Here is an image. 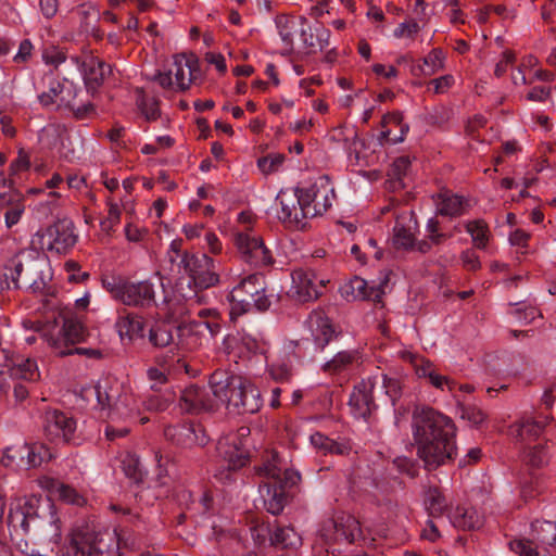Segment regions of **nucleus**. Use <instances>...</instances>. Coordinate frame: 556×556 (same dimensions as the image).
I'll return each instance as SVG.
<instances>
[{
	"mask_svg": "<svg viewBox=\"0 0 556 556\" xmlns=\"http://www.w3.org/2000/svg\"><path fill=\"white\" fill-rule=\"evenodd\" d=\"M412 434L427 470L447 465L457 456L456 426L446 415L428 406L415 407Z\"/></svg>",
	"mask_w": 556,
	"mask_h": 556,
	"instance_id": "1",
	"label": "nucleus"
},
{
	"mask_svg": "<svg viewBox=\"0 0 556 556\" xmlns=\"http://www.w3.org/2000/svg\"><path fill=\"white\" fill-rule=\"evenodd\" d=\"M334 188L327 176L318 177L308 187L282 190L276 201L281 210L279 220L288 228L303 229L305 219L324 214L332 205Z\"/></svg>",
	"mask_w": 556,
	"mask_h": 556,
	"instance_id": "2",
	"label": "nucleus"
},
{
	"mask_svg": "<svg viewBox=\"0 0 556 556\" xmlns=\"http://www.w3.org/2000/svg\"><path fill=\"white\" fill-rule=\"evenodd\" d=\"M257 472L262 478L260 493L264 507L269 514L277 516L287 505L300 475L292 469L282 468L277 453H271Z\"/></svg>",
	"mask_w": 556,
	"mask_h": 556,
	"instance_id": "3",
	"label": "nucleus"
},
{
	"mask_svg": "<svg viewBox=\"0 0 556 556\" xmlns=\"http://www.w3.org/2000/svg\"><path fill=\"white\" fill-rule=\"evenodd\" d=\"M213 393L236 414H254L262 406L260 390L247 378L224 370L211 375Z\"/></svg>",
	"mask_w": 556,
	"mask_h": 556,
	"instance_id": "4",
	"label": "nucleus"
},
{
	"mask_svg": "<svg viewBox=\"0 0 556 556\" xmlns=\"http://www.w3.org/2000/svg\"><path fill=\"white\" fill-rule=\"evenodd\" d=\"M40 500L37 497L18 498L10 504L9 513L7 516V523L14 531L21 530L28 533L31 526L35 529L48 528L47 533L50 535L47 545L40 548H31L29 554L31 556H48V552L54 551L56 539L60 536L59 527L52 520H43L40 517Z\"/></svg>",
	"mask_w": 556,
	"mask_h": 556,
	"instance_id": "5",
	"label": "nucleus"
},
{
	"mask_svg": "<svg viewBox=\"0 0 556 556\" xmlns=\"http://www.w3.org/2000/svg\"><path fill=\"white\" fill-rule=\"evenodd\" d=\"M45 267L46 258L40 257L36 251H22L4 266L1 283L7 289L26 288L34 293H41L47 287Z\"/></svg>",
	"mask_w": 556,
	"mask_h": 556,
	"instance_id": "6",
	"label": "nucleus"
},
{
	"mask_svg": "<svg viewBox=\"0 0 556 556\" xmlns=\"http://www.w3.org/2000/svg\"><path fill=\"white\" fill-rule=\"evenodd\" d=\"M123 538L116 529L93 530L90 527L75 529L61 549L62 556H113Z\"/></svg>",
	"mask_w": 556,
	"mask_h": 556,
	"instance_id": "7",
	"label": "nucleus"
},
{
	"mask_svg": "<svg viewBox=\"0 0 556 556\" xmlns=\"http://www.w3.org/2000/svg\"><path fill=\"white\" fill-rule=\"evenodd\" d=\"M184 275L188 277L187 291L182 282L177 285V292L186 300L202 301L201 291L217 286L220 281L215 261L204 253L186 255L182 260Z\"/></svg>",
	"mask_w": 556,
	"mask_h": 556,
	"instance_id": "8",
	"label": "nucleus"
},
{
	"mask_svg": "<svg viewBox=\"0 0 556 556\" xmlns=\"http://www.w3.org/2000/svg\"><path fill=\"white\" fill-rule=\"evenodd\" d=\"M103 287L116 301L138 308H165L168 296L165 294L161 302L155 300V283L152 280H129L111 278L103 281Z\"/></svg>",
	"mask_w": 556,
	"mask_h": 556,
	"instance_id": "9",
	"label": "nucleus"
},
{
	"mask_svg": "<svg viewBox=\"0 0 556 556\" xmlns=\"http://www.w3.org/2000/svg\"><path fill=\"white\" fill-rule=\"evenodd\" d=\"M188 325L174 317V313H167L149 324L147 340L155 350L168 349L164 355L155 357L159 366L165 367L173 362L176 352L179 350L180 338L184 336Z\"/></svg>",
	"mask_w": 556,
	"mask_h": 556,
	"instance_id": "10",
	"label": "nucleus"
},
{
	"mask_svg": "<svg viewBox=\"0 0 556 556\" xmlns=\"http://www.w3.org/2000/svg\"><path fill=\"white\" fill-rule=\"evenodd\" d=\"M93 393L98 405L103 410L108 409V416L112 420L131 418L134 416V412L130 408L132 396L116 377L111 375L101 377L93 388Z\"/></svg>",
	"mask_w": 556,
	"mask_h": 556,
	"instance_id": "11",
	"label": "nucleus"
},
{
	"mask_svg": "<svg viewBox=\"0 0 556 556\" xmlns=\"http://www.w3.org/2000/svg\"><path fill=\"white\" fill-rule=\"evenodd\" d=\"M318 533L319 540L326 546V552L332 554V556L340 552L333 546L334 543L361 544L366 542L359 521L351 515H343L324 521Z\"/></svg>",
	"mask_w": 556,
	"mask_h": 556,
	"instance_id": "12",
	"label": "nucleus"
},
{
	"mask_svg": "<svg viewBox=\"0 0 556 556\" xmlns=\"http://www.w3.org/2000/svg\"><path fill=\"white\" fill-rule=\"evenodd\" d=\"M87 336L86 327L78 319L64 318L62 327L56 333L50 334L48 342L60 356L72 354H84L90 357L100 356V352L97 350L75 348L76 344L85 341Z\"/></svg>",
	"mask_w": 556,
	"mask_h": 556,
	"instance_id": "13",
	"label": "nucleus"
},
{
	"mask_svg": "<svg viewBox=\"0 0 556 556\" xmlns=\"http://www.w3.org/2000/svg\"><path fill=\"white\" fill-rule=\"evenodd\" d=\"M266 291L264 276L255 273L251 274L240 281L231 291V298L241 304L242 312H250L255 308L257 312H265L269 308L271 302Z\"/></svg>",
	"mask_w": 556,
	"mask_h": 556,
	"instance_id": "14",
	"label": "nucleus"
},
{
	"mask_svg": "<svg viewBox=\"0 0 556 556\" xmlns=\"http://www.w3.org/2000/svg\"><path fill=\"white\" fill-rule=\"evenodd\" d=\"M43 430L51 442L66 444H80L81 437L78 431L77 419L70 412L48 409L43 415Z\"/></svg>",
	"mask_w": 556,
	"mask_h": 556,
	"instance_id": "15",
	"label": "nucleus"
},
{
	"mask_svg": "<svg viewBox=\"0 0 556 556\" xmlns=\"http://www.w3.org/2000/svg\"><path fill=\"white\" fill-rule=\"evenodd\" d=\"M75 242L76 236L72 224L66 220L56 222L45 230H38L31 239L35 250H48L58 254L65 253Z\"/></svg>",
	"mask_w": 556,
	"mask_h": 556,
	"instance_id": "16",
	"label": "nucleus"
},
{
	"mask_svg": "<svg viewBox=\"0 0 556 556\" xmlns=\"http://www.w3.org/2000/svg\"><path fill=\"white\" fill-rule=\"evenodd\" d=\"M250 434L248 427H241L236 432L222 437L217 442L218 456L226 463L229 470H237L245 466L249 460L247 438Z\"/></svg>",
	"mask_w": 556,
	"mask_h": 556,
	"instance_id": "17",
	"label": "nucleus"
},
{
	"mask_svg": "<svg viewBox=\"0 0 556 556\" xmlns=\"http://www.w3.org/2000/svg\"><path fill=\"white\" fill-rule=\"evenodd\" d=\"M236 243L241 258L251 266L264 268L274 264L270 250L260 237L249 232H240L236 237Z\"/></svg>",
	"mask_w": 556,
	"mask_h": 556,
	"instance_id": "18",
	"label": "nucleus"
},
{
	"mask_svg": "<svg viewBox=\"0 0 556 556\" xmlns=\"http://www.w3.org/2000/svg\"><path fill=\"white\" fill-rule=\"evenodd\" d=\"M326 286V280L318 278L311 269H295L292 273L291 294L300 303L317 300Z\"/></svg>",
	"mask_w": 556,
	"mask_h": 556,
	"instance_id": "19",
	"label": "nucleus"
},
{
	"mask_svg": "<svg viewBox=\"0 0 556 556\" xmlns=\"http://www.w3.org/2000/svg\"><path fill=\"white\" fill-rule=\"evenodd\" d=\"M217 401L219 400L213 393L211 384L208 388L189 386L181 391L179 405L186 413L199 414L213 410Z\"/></svg>",
	"mask_w": 556,
	"mask_h": 556,
	"instance_id": "20",
	"label": "nucleus"
},
{
	"mask_svg": "<svg viewBox=\"0 0 556 556\" xmlns=\"http://www.w3.org/2000/svg\"><path fill=\"white\" fill-rule=\"evenodd\" d=\"M164 437L174 445L184 448L204 446L208 442L203 427L193 422L168 426L164 429Z\"/></svg>",
	"mask_w": 556,
	"mask_h": 556,
	"instance_id": "21",
	"label": "nucleus"
},
{
	"mask_svg": "<svg viewBox=\"0 0 556 556\" xmlns=\"http://www.w3.org/2000/svg\"><path fill=\"white\" fill-rule=\"evenodd\" d=\"M374 388L375 382L370 379L363 380L354 387L349 404L355 417L367 420L377 408L374 401Z\"/></svg>",
	"mask_w": 556,
	"mask_h": 556,
	"instance_id": "22",
	"label": "nucleus"
},
{
	"mask_svg": "<svg viewBox=\"0 0 556 556\" xmlns=\"http://www.w3.org/2000/svg\"><path fill=\"white\" fill-rule=\"evenodd\" d=\"M552 418L543 410L536 416H525L509 427V433L521 442L539 439Z\"/></svg>",
	"mask_w": 556,
	"mask_h": 556,
	"instance_id": "23",
	"label": "nucleus"
},
{
	"mask_svg": "<svg viewBox=\"0 0 556 556\" xmlns=\"http://www.w3.org/2000/svg\"><path fill=\"white\" fill-rule=\"evenodd\" d=\"M437 215L455 218L466 213L469 204L463 195L451 190H441L434 198Z\"/></svg>",
	"mask_w": 556,
	"mask_h": 556,
	"instance_id": "24",
	"label": "nucleus"
},
{
	"mask_svg": "<svg viewBox=\"0 0 556 556\" xmlns=\"http://www.w3.org/2000/svg\"><path fill=\"white\" fill-rule=\"evenodd\" d=\"M418 222L413 211L403 213L396 218L394 226V245L399 249H412L415 245V235Z\"/></svg>",
	"mask_w": 556,
	"mask_h": 556,
	"instance_id": "25",
	"label": "nucleus"
},
{
	"mask_svg": "<svg viewBox=\"0 0 556 556\" xmlns=\"http://www.w3.org/2000/svg\"><path fill=\"white\" fill-rule=\"evenodd\" d=\"M84 81L88 91L94 92L111 72L110 65L96 56H87L83 64Z\"/></svg>",
	"mask_w": 556,
	"mask_h": 556,
	"instance_id": "26",
	"label": "nucleus"
},
{
	"mask_svg": "<svg viewBox=\"0 0 556 556\" xmlns=\"http://www.w3.org/2000/svg\"><path fill=\"white\" fill-rule=\"evenodd\" d=\"M532 545L536 552L539 545L554 546L556 545V521L535 520L531 523V530L528 539H521Z\"/></svg>",
	"mask_w": 556,
	"mask_h": 556,
	"instance_id": "27",
	"label": "nucleus"
},
{
	"mask_svg": "<svg viewBox=\"0 0 556 556\" xmlns=\"http://www.w3.org/2000/svg\"><path fill=\"white\" fill-rule=\"evenodd\" d=\"M383 130L379 135V141L383 144L384 141L399 143L404 140L408 132V125L403 124V117L400 113H389L383 116L381 121Z\"/></svg>",
	"mask_w": 556,
	"mask_h": 556,
	"instance_id": "28",
	"label": "nucleus"
},
{
	"mask_svg": "<svg viewBox=\"0 0 556 556\" xmlns=\"http://www.w3.org/2000/svg\"><path fill=\"white\" fill-rule=\"evenodd\" d=\"M308 327L316 345L324 350L325 346L337 336L330 320L321 313L314 312L308 317Z\"/></svg>",
	"mask_w": 556,
	"mask_h": 556,
	"instance_id": "29",
	"label": "nucleus"
},
{
	"mask_svg": "<svg viewBox=\"0 0 556 556\" xmlns=\"http://www.w3.org/2000/svg\"><path fill=\"white\" fill-rule=\"evenodd\" d=\"M342 295L346 300H370L380 302L382 291L375 287H369L367 281L361 277H354L342 288Z\"/></svg>",
	"mask_w": 556,
	"mask_h": 556,
	"instance_id": "30",
	"label": "nucleus"
},
{
	"mask_svg": "<svg viewBox=\"0 0 556 556\" xmlns=\"http://www.w3.org/2000/svg\"><path fill=\"white\" fill-rule=\"evenodd\" d=\"M303 23L304 16L280 15L276 18L279 36L287 47L283 52L285 55H289L293 52V37L294 35H299Z\"/></svg>",
	"mask_w": 556,
	"mask_h": 556,
	"instance_id": "31",
	"label": "nucleus"
},
{
	"mask_svg": "<svg viewBox=\"0 0 556 556\" xmlns=\"http://www.w3.org/2000/svg\"><path fill=\"white\" fill-rule=\"evenodd\" d=\"M197 64L198 60L193 55L186 56L180 54L174 58V63L169 70H173V75L180 90L188 89L191 80L194 78Z\"/></svg>",
	"mask_w": 556,
	"mask_h": 556,
	"instance_id": "32",
	"label": "nucleus"
},
{
	"mask_svg": "<svg viewBox=\"0 0 556 556\" xmlns=\"http://www.w3.org/2000/svg\"><path fill=\"white\" fill-rule=\"evenodd\" d=\"M9 372L12 380L27 383L36 382L40 379L37 362L28 357L20 356L14 358Z\"/></svg>",
	"mask_w": 556,
	"mask_h": 556,
	"instance_id": "33",
	"label": "nucleus"
},
{
	"mask_svg": "<svg viewBox=\"0 0 556 556\" xmlns=\"http://www.w3.org/2000/svg\"><path fill=\"white\" fill-rule=\"evenodd\" d=\"M29 396V388L23 381H0V400L4 401L8 407H15L23 404Z\"/></svg>",
	"mask_w": 556,
	"mask_h": 556,
	"instance_id": "34",
	"label": "nucleus"
},
{
	"mask_svg": "<svg viewBox=\"0 0 556 556\" xmlns=\"http://www.w3.org/2000/svg\"><path fill=\"white\" fill-rule=\"evenodd\" d=\"M0 207L5 208L4 220L8 228L16 225L25 210L23 199L16 192H3L0 194Z\"/></svg>",
	"mask_w": 556,
	"mask_h": 556,
	"instance_id": "35",
	"label": "nucleus"
},
{
	"mask_svg": "<svg viewBox=\"0 0 556 556\" xmlns=\"http://www.w3.org/2000/svg\"><path fill=\"white\" fill-rule=\"evenodd\" d=\"M358 363L359 354L357 351H341L324 364L323 370L330 375H340L350 371Z\"/></svg>",
	"mask_w": 556,
	"mask_h": 556,
	"instance_id": "36",
	"label": "nucleus"
},
{
	"mask_svg": "<svg viewBox=\"0 0 556 556\" xmlns=\"http://www.w3.org/2000/svg\"><path fill=\"white\" fill-rule=\"evenodd\" d=\"M43 81L47 83L48 90L42 91L38 96V100H39L40 104L43 106H49V105H52V104L56 103L58 101H60V105H65L66 101H65L64 97L62 96V93L64 91L65 83H67V80L66 79L61 80V79L54 77L52 73H50L45 76Z\"/></svg>",
	"mask_w": 556,
	"mask_h": 556,
	"instance_id": "37",
	"label": "nucleus"
},
{
	"mask_svg": "<svg viewBox=\"0 0 556 556\" xmlns=\"http://www.w3.org/2000/svg\"><path fill=\"white\" fill-rule=\"evenodd\" d=\"M118 326L121 333L125 331L130 338L147 339L149 325L137 314H128L121 318Z\"/></svg>",
	"mask_w": 556,
	"mask_h": 556,
	"instance_id": "38",
	"label": "nucleus"
},
{
	"mask_svg": "<svg viewBox=\"0 0 556 556\" xmlns=\"http://www.w3.org/2000/svg\"><path fill=\"white\" fill-rule=\"evenodd\" d=\"M269 532L270 543L276 547L296 548L301 545V538L293 528L277 526L273 532L271 530Z\"/></svg>",
	"mask_w": 556,
	"mask_h": 556,
	"instance_id": "39",
	"label": "nucleus"
},
{
	"mask_svg": "<svg viewBox=\"0 0 556 556\" xmlns=\"http://www.w3.org/2000/svg\"><path fill=\"white\" fill-rule=\"evenodd\" d=\"M28 456L29 452L26 451V443L16 446H10L3 451L0 463L4 467L26 469V459Z\"/></svg>",
	"mask_w": 556,
	"mask_h": 556,
	"instance_id": "40",
	"label": "nucleus"
},
{
	"mask_svg": "<svg viewBox=\"0 0 556 556\" xmlns=\"http://www.w3.org/2000/svg\"><path fill=\"white\" fill-rule=\"evenodd\" d=\"M425 505L431 517H440L447 508V501L437 486H430L425 494Z\"/></svg>",
	"mask_w": 556,
	"mask_h": 556,
	"instance_id": "41",
	"label": "nucleus"
},
{
	"mask_svg": "<svg viewBox=\"0 0 556 556\" xmlns=\"http://www.w3.org/2000/svg\"><path fill=\"white\" fill-rule=\"evenodd\" d=\"M311 443L315 448L324 452L325 454L331 453L343 455L349 450L346 444L337 442L320 432H316L311 435Z\"/></svg>",
	"mask_w": 556,
	"mask_h": 556,
	"instance_id": "42",
	"label": "nucleus"
},
{
	"mask_svg": "<svg viewBox=\"0 0 556 556\" xmlns=\"http://www.w3.org/2000/svg\"><path fill=\"white\" fill-rule=\"evenodd\" d=\"M466 231L471 236L476 248L484 250L489 242L490 230L482 219L468 222L465 225Z\"/></svg>",
	"mask_w": 556,
	"mask_h": 556,
	"instance_id": "43",
	"label": "nucleus"
},
{
	"mask_svg": "<svg viewBox=\"0 0 556 556\" xmlns=\"http://www.w3.org/2000/svg\"><path fill=\"white\" fill-rule=\"evenodd\" d=\"M122 468L125 476L134 483L139 484L143 481L146 472L136 455L127 454L122 460Z\"/></svg>",
	"mask_w": 556,
	"mask_h": 556,
	"instance_id": "44",
	"label": "nucleus"
},
{
	"mask_svg": "<svg viewBox=\"0 0 556 556\" xmlns=\"http://www.w3.org/2000/svg\"><path fill=\"white\" fill-rule=\"evenodd\" d=\"M26 451L29 452L26 459V469L38 467L52 458L50 450L43 444H26Z\"/></svg>",
	"mask_w": 556,
	"mask_h": 556,
	"instance_id": "45",
	"label": "nucleus"
},
{
	"mask_svg": "<svg viewBox=\"0 0 556 556\" xmlns=\"http://www.w3.org/2000/svg\"><path fill=\"white\" fill-rule=\"evenodd\" d=\"M240 340L242 345L253 354H265L267 351V343L260 332L243 330Z\"/></svg>",
	"mask_w": 556,
	"mask_h": 556,
	"instance_id": "46",
	"label": "nucleus"
},
{
	"mask_svg": "<svg viewBox=\"0 0 556 556\" xmlns=\"http://www.w3.org/2000/svg\"><path fill=\"white\" fill-rule=\"evenodd\" d=\"M381 388L384 394L390 399L392 406H395L396 402L403 394V386L399 378L390 377L386 374L381 375Z\"/></svg>",
	"mask_w": 556,
	"mask_h": 556,
	"instance_id": "47",
	"label": "nucleus"
},
{
	"mask_svg": "<svg viewBox=\"0 0 556 556\" xmlns=\"http://www.w3.org/2000/svg\"><path fill=\"white\" fill-rule=\"evenodd\" d=\"M525 460L533 468H539L545 465L548 462V453L545 445L538 443L533 446H529L525 451Z\"/></svg>",
	"mask_w": 556,
	"mask_h": 556,
	"instance_id": "48",
	"label": "nucleus"
},
{
	"mask_svg": "<svg viewBox=\"0 0 556 556\" xmlns=\"http://www.w3.org/2000/svg\"><path fill=\"white\" fill-rule=\"evenodd\" d=\"M201 320L197 323L198 326H204L212 337L220 332L222 326L219 321V314L213 309H202L199 314Z\"/></svg>",
	"mask_w": 556,
	"mask_h": 556,
	"instance_id": "49",
	"label": "nucleus"
},
{
	"mask_svg": "<svg viewBox=\"0 0 556 556\" xmlns=\"http://www.w3.org/2000/svg\"><path fill=\"white\" fill-rule=\"evenodd\" d=\"M457 525L465 530H477L482 527L483 518L476 509L468 508L459 514Z\"/></svg>",
	"mask_w": 556,
	"mask_h": 556,
	"instance_id": "50",
	"label": "nucleus"
},
{
	"mask_svg": "<svg viewBox=\"0 0 556 556\" xmlns=\"http://www.w3.org/2000/svg\"><path fill=\"white\" fill-rule=\"evenodd\" d=\"M170 401L172 397L169 395L163 394L161 391H153L152 394L147 395L144 399L143 406L149 412H163L168 407Z\"/></svg>",
	"mask_w": 556,
	"mask_h": 556,
	"instance_id": "51",
	"label": "nucleus"
},
{
	"mask_svg": "<svg viewBox=\"0 0 556 556\" xmlns=\"http://www.w3.org/2000/svg\"><path fill=\"white\" fill-rule=\"evenodd\" d=\"M443 52L439 49H433L427 56L424 58V65H419L418 70L425 75H432L442 67Z\"/></svg>",
	"mask_w": 556,
	"mask_h": 556,
	"instance_id": "52",
	"label": "nucleus"
},
{
	"mask_svg": "<svg viewBox=\"0 0 556 556\" xmlns=\"http://www.w3.org/2000/svg\"><path fill=\"white\" fill-rule=\"evenodd\" d=\"M410 166L408 156H400L394 160L389 176L401 187H404L403 178L406 176Z\"/></svg>",
	"mask_w": 556,
	"mask_h": 556,
	"instance_id": "53",
	"label": "nucleus"
},
{
	"mask_svg": "<svg viewBox=\"0 0 556 556\" xmlns=\"http://www.w3.org/2000/svg\"><path fill=\"white\" fill-rule=\"evenodd\" d=\"M194 253L182 250V240L175 239L170 242L167 256L172 264H176L179 271L182 270V260L186 255H193Z\"/></svg>",
	"mask_w": 556,
	"mask_h": 556,
	"instance_id": "54",
	"label": "nucleus"
},
{
	"mask_svg": "<svg viewBox=\"0 0 556 556\" xmlns=\"http://www.w3.org/2000/svg\"><path fill=\"white\" fill-rule=\"evenodd\" d=\"M55 494L64 502L80 505L84 500L80 494L72 486L62 482L55 483Z\"/></svg>",
	"mask_w": 556,
	"mask_h": 556,
	"instance_id": "55",
	"label": "nucleus"
},
{
	"mask_svg": "<svg viewBox=\"0 0 556 556\" xmlns=\"http://www.w3.org/2000/svg\"><path fill=\"white\" fill-rule=\"evenodd\" d=\"M270 377L278 382H288L293 376V369L286 362L271 364L268 368Z\"/></svg>",
	"mask_w": 556,
	"mask_h": 556,
	"instance_id": "56",
	"label": "nucleus"
},
{
	"mask_svg": "<svg viewBox=\"0 0 556 556\" xmlns=\"http://www.w3.org/2000/svg\"><path fill=\"white\" fill-rule=\"evenodd\" d=\"M170 363H168L167 366L157 368V367H151L147 371V376L149 381L151 382V390L159 392L161 391L160 387L165 384L167 382V376L165 374V370L170 366Z\"/></svg>",
	"mask_w": 556,
	"mask_h": 556,
	"instance_id": "57",
	"label": "nucleus"
},
{
	"mask_svg": "<svg viewBox=\"0 0 556 556\" xmlns=\"http://www.w3.org/2000/svg\"><path fill=\"white\" fill-rule=\"evenodd\" d=\"M30 167V161L26 153L22 150L18 152V155L15 160H13L9 166V176L14 178L17 182V178L20 174L23 172H27Z\"/></svg>",
	"mask_w": 556,
	"mask_h": 556,
	"instance_id": "58",
	"label": "nucleus"
},
{
	"mask_svg": "<svg viewBox=\"0 0 556 556\" xmlns=\"http://www.w3.org/2000/svg\"><path fill=\"white\" fill-rule=\"evenodd\" d=\"M393 465L400 472L405 473L410 478L417 477L419 472V466L417 463L407 457H396L393 460Z\"/></svg>",
	"mask_w": 556,
	"mask_h": 556,
	"instance_id": "59",
	"label": "nucleus"
},
{
	"mask_svg": "<svg viewBox=\"0 0 556 556\" xmlns=\"http://www.w3.org/2000/svg\"><path fill=\"white\" fill-rule=\"evenodd\" d=\"M460 416L463 419H467L475 426L481 425L486 415L483 410L473 405H466L462 408Z\"/></svg>",
	"mask_w": 556,
	"mask_h": 556,
	"instance_id": "60",
	"label": "nucleus"
},
{
	"mask_svg": "<svg viewBox=\"0 0 556 556\" xmlns=\"http://www.w3.org/2000/svg\"><path fill=\"white\" fill-rule=\"evenodd\" d=\"M542 492V485L536 477H531L521 483V496L525 500L533 498Z\"/></svg>",
	"mask_w": 556,
	"mask_h": 556,
	"instance_id": "61",
	"label": "nucleus"
},
{
	"mask_svg": "<svg viewBox=\"0 0 556 556\" xmlns=\"http://www.w3.org/2000/svg\"><path fill=\"white\" fill-rule=\"evenodd\" d=\"M508 546L518 556H540V553L532 545L522 540H510Z\"/></svg>",
	"mask_w": 556,
	"mask_h": 556,
	"instance_id": "62",
	"label": "nucleus"
},
{
	"mask_svg": "<svg viewBox=\"0 0 556 556\" xmlns=\"http://www.w3.org/2000/svg\"><path fill=\"white\" fill-rule=\"evenodd\" d=\"M314 35V25H311L307 18L304 17V23L301 27L299 36L306 48L316 49V37Z\"/></svg>",
	"mask_w": 556,
	"mask_h": 556,
	"instance_id": "63",
	"label": "nucleus"
},
{
	"mask_svg": "<svg viewBox=\"0 0 556 556\" xmlns=\"http://www.w3.org/2000/svg\"><path fill=\"white\" fill-rule=\"evenodd\" d=\"M420 29L419 24L415 20H410L404 23H401L395 29H394V36L396 38L401 37H413L416 35Z\"/></svg>",
	"mask_w": 556,
	"mask_h": 556,
	"instance_id": "64",
	"label": "nucleus"
}]
</instances>
